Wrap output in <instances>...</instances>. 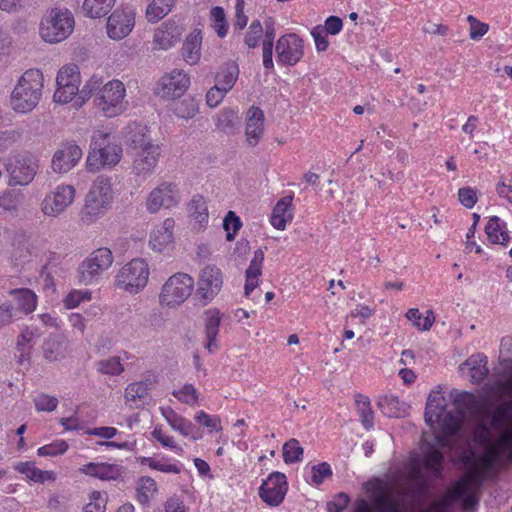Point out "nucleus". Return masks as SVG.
Here are the masks:
<instances>
[{"label": "nucleus", "mask_w": 512, "mask_h": 512, "mask_svg": "<svg viewBox=\"0 0 512 512\" xmlns=\"http://www.w3.org/2000/svg\"><path fill=\"white\" fill-rule=\"evenodd\" d=\"M198 103L193 98L178 102L174 108L175 114L183 119H191L198 113Z\"/></svg>", "instance_id": "52"}, {"label": "nucleus", "mask_w": 512, "mask_h": 512, "mask_svg": "<svg viewBox=\"0 0 512 512\" xmlns=\"http://www.w3.org/2000/svg\"><path fill=\"white\" fill-rule=\"evenodd\" d=\"M142 464L148 465L151 469L158 470L165 473L179 474L181 469L176 464H163L160 461L152 457H144L141 460Z\"/></svg>", "instance_id": "62"}, {"label": "nucleus", "mask_w": 512, "mask_h": 512, "mask_svg": "<svg viewBox=\"0 0 512 512\" xmlns=\"http://www.w3.org/2000/svg\"><path fill=\"white\" fill-rule=\"evenodd\" d=\"M180 200L181 195L177 185L173 182L164 181L148 193L145 206L150 214H156L161 209L176 207Z\"/></svg>", "instance_id": "13"}, {"label": "nucleus", "mask_w": 512, "mask_h": 512, "mask_svg": "<svg viewBox=\"0 0 512 512\" xmlns=\"http://www.w3.org/2000/svg\"><path fill=\"white\" fill-rule=\"evenodd\" d=\"M135 24V13L132 9H116L108 18L107 34L113 40H121L128 36Z\"/></svg>", "instance_id": "20"}, {"label": "nucleus", "mask_w": 512, "mask_h": 512, "mask_svg": "<svg viewBox=\"0 0 512 512\" xmlns=\"http://www.w3.org/2000/svg\"><path fill=\"white\" fill-rule=\"evenodd\" d=\"M9 185H28L37 174L38 161L31 154H17L9 158L6 164Z\"/></svg>", "instance_id": "14"}, {"label": "nucleus", "mask_w": 512, "mask_h": 512, "mask_svg": "<svg viewBox=\"0 0 512 512\" xmlns=\"http://www.w3.org/2000/svg\"><path fill=\"white\" fill-rule=\"evenodd\" d=\"M151 383L146 381H138L129 384L125 389V400L130 406H138V402H142V400L148 395V391L150 390Z\"/></svg>", "instance_id": "38"}, {"label": "nucleus", "mask_w": 512, "mask_h": 512, "mask_svg": "<svg viewBox=\"0 0 512 512\" xmlns=\"http://www.w3.org/2000/svg\"><path fill=\"white\" fill-rule=\"evenodd\" d=\"M404 404L400 403L398 397L390 395L384 396L379 401L381 411L389 417H400L404 413Z\"/></svg>", "instance_id": "47"}, {"label": "nucleus", "mask_w": 512, "mask_h": 512, "mask_svg": "<svg viewBox=\"0 0 512 512\" xmlns=\"http://www.w3.org/2000/svg\"><path fill=\"white\" fill-rule=\"evenodd\" d=\"M15 469L19 473L24 474L29 480L37 483H44L54 479L53 472L40 470L33 462H19Z\"/></svg>", "instance_id": "37"}, {"label": "nucleus", "mask_w": 512, "mask_h": 512, "mask_svg": "<svg viewBox=\"0 0 512 512\" xmlns=\"http://www.w3.org/2000/svg\"><path fill=\"white\" fill-rule=\"evenodd\" d=\"M184 29L174 21H166L155 30L153 37L154 49L168 50L176 45L182 37Z\"/></svg>", "instance_id": "22"}, {"label": "nucleus", "mask_w": 512, "mask_h": 512, "mask_svg": "<svg viewBox=\"0 0 512 512\" xmlns=\"http://www.w3.org/2000/svg\"><path fill=\"white\" fill-rule=\"evenodd\" d=\"M175 0H152L146 10L149 22L156 23L165 17L174 5Z\"/></svg>", "instance_id": "43"}, {"label": "nucleus", "mask_w": 512, "mask_h": 512, "mask_svg": "<svg viewBox=\"0 0 512 512\" xmlns=\"http://www.w3.org/2000/svg\"><path fill=\"white\" fill-rule=\"evenodd\" d=\"M239 76V68L235 63L226 64L217 74L216 85L220 86L222 91H230Z\"/></svg>", "instance_id": "40"}, {"label": "nucleus", "mask_w": 512, "mask_h": 512, "mask_svg": "<svg viewBox=\"0 0 512 512\" xmlns=\"http://www.w3.org/2000/svg\"><path fill=\"white\" fill-rule=\"evenodd\" d=\"M276 53L281 64L293 66L304 55L303 40L294 33L283 35L277 41Z\"/></svg>", "instance_id": "19"}, {"label": "nucleus", "mask_w": 512, "mask_h": 512, "mask_svg": "<svg viewBox=\"0 0 512 512\" xmlns=\"http://www.w3.org/2000/svg\"><path fill=\"white\" fill-rule=\"evenodd\" d=\"M161 414L171 428L174 431L179 432L182 436H190L194 440H198L201 437V435H197L195 433L196 428L193 423L182 415L176 413L172 408H161Z\"/></svg>", "instance_id": "26"}, {"label": "nucleus", "mask_w": 512, "mask_h": 512, "mask_svg": "<svg viewBox=\"0 0 512 512\" xmlns=\"http://www.w3.org/2000/svg\"><path fill=\"white\" fill-rule=\"evenodd\" d=\"M264 132V113L259 107L252 106L246 114L245 135L247 143L254 147Z\"/></svg>", "instance_id": "23"}, {"label": "nucleus", "mask_w": 512, "mask_h": 512, "mask_svg": "<svg viewBox=\"0 0 512 512\" xmlns=\"http://www.w3.org/2000/svg\"><path fill=\"white\" fill-rule=\"evenodd\" d=\"M68 444L64 440H58L51 444L44 445L38 449L39 456H57L67 451Z\"/></svg>", "instance_id": "61"}, {"label": "nucleus", "mask_w": 512, "mask_h": 512, "mask_svg": "<svg viewBox=\"0 0 512 512\" xmlns=\"http://www.w3.org/2000/svg\"><path fill=\"white\" fill-rule=\"evenodd\" d=\"M74 25V16L68 9L52 8L42 17L39 34L46 43H59L71 35Z\"/></svg>", "instance_id": "7"}, {"label": "nucleus", "mask_w": 512, "mask_h": 512, "mask_svg": "<svg viewBox=\"0 0 512 512\" xmlns=\"http://www.w3.org/2000/svg\"><path fill=\"white\" fill-rule=\"evenodd\" d=\"M124 138L126 143L134 151L148 147L149 145L156 144L150 137V131L147 126L132 123L125 128Z\"/></svg>", "instance_id": "25"}, {"label": "nucleus", "mask_w": 512, "mask_h": 512, "mask_svg": "<svg viewBox=\"0 0 512 512\" xmlns=\"http://www.w3.org/2000/svg\"><path fill=\"white\" fill-rule=\"evenodd\" d=\"M116 0H84L83 10L91 18H101L107 15Z\"/></svg>", "instance_id": "42"}, {"label": "nucleus", "mask_w": 512, "mask_h": 512, "mask_svg": "<svg viewBox=\"0 0 512 512\" xmlns=\"http://www.w3.org/2000/svg\"><path fill=\"white\" fill-rule=\"evenodd\" d=\"M264 261V252L258 249L254 252V256L246 270L245 295L250 293L258 286V278L262 274V264Z\"/></svg>", "instance_id": "32"}, {"label": "nucleus", "mask_w": 512, "mask_h": 512, "mask_svg": "<svg viewBox=\"0 0 512 512\" xmlns=\"http://www.w3.org/2000/svg\"><path fill=\"white\" fill-rule=\"evenodd\" d=\"M161 156L162 149L158 143L134 151L131 174L136 179H148L155 172Z\"/></svg>", "instance_id": "16"}, {"label": "nucleus", "mask_w": 512, "mask_h": 512, "mask_svg": "<svg viewBox=\"0 0 512 512\" xmlns=\"http://www.w3.org/2000/svg\"><path fill=\"white\" fill-rule=\"evenodd\" d=\"M488 239L494 244L507 245L510 237L508 232L503 230L499 217H491L485 227Z\"/></svg>", "instance_id": "39"}, {"label": "nucleus", "mask_w": 512, "mask_h": 512, "mask_svg": "<svg viewBox=\"0 0 512 512\" xmlns=\"http://www.w3.org/2000/svg\"><path fill=\"white\" fill-rule=\"evenodd\" d=\"M149 276L148 263L142 258H135L118 270L114 285L129 294H138L147 286Z\"/></svg>", "instance_id": "8"}, {"label": "nucleus", "mask_w": 512, "mask_h": 512, "mask_svg": "<svg viewBox=\"0 0 512 512\" xmlns=\"http://www.w3.org/2000/svg\"><path fill=\"white\" fill-rule=\"evenodd\" d=\"M450 399L457 410L455 413L446 410L445 399L440 392L430 393L427 399L425 421L430 426L438 424L444 434L434 437L438 447L449 446L446 436L455 435L459 431L465 414L479 416L484 410L483 401L471 392L453 389Z\"/></svg>", "instance_id": "1"}, {"label": "nucleus", "mask_w": 512, "mask_h": 512, "mask_svg": "<svg viewBox=\"0 0 512 512\" xmlns=\"http://www.w3.org/2000/svg\"><path fill=\"white\" fill-rule=\"evenodd\" d=\"M92 95H95V105L106 117H116L126 110V88L118 79L103 83L101 78L91 77L82 87L80 97L85 100Z\"/></svg>", "instance_id": "3"}, {"label": "nucleus", "mask_w": 512, "mask_h": 512, "mask_svg": "<svg viewBox=\"0 0 512 512\" xmlns=\"http://www.w3.org/2000/svg\"><path fill=\"white\" fill-rule=\"evenodd\" d=\"M113 261L114 257L109 248L101 247L94 250L78 267L79 282L91 285L98 281L102 273L112 266Z\"/></svg>", "instance_id": "10"}, {"label": "nucleus", "mask_w": 512, "mask_h": 512, "mask_svg": "<svg viewBox=\"0 0 512 512\" xmlns=\"http://www.w3.org/2000/svg\"><path fill=\"white\" fill-rule=\"evenodd\" d=\"M239 124L240 119L233 109H224L217 116L216 127L226 134H233Z\"/></svg>", "instance_id": "41"}, {"label": "nucleus", "mask_w": 512, "mask_h": 512, "mask_svg": "<svg viewBox=\"0 0 512 512\" xmlns=\"http://www.w3.org/2000/svg\"><path fill=\"white\" fill-rule=\"evenodd\" d=\"M190 86V78L183 70H173L163 75L155 86V94L163 99L181 97Z\"/></svg>", "instance_id": "17"}, {"label": "nucleus", "mask_w": 512, "mask_h": 512, "mask_svg": "<svg viewBox=\"0 0 512 512\" xmlns=\"http://www.w3.org/2000/svg\"><path fill=\"white\" fill-rule=\"evenodd\" d=\"M106 497L105 494L93 491L90 494L89 502L84 507V512H105Z\"/></svg>", "instance_id": "60"}, {"label": "nucleus", "mask_w": 512, "mask_h": 512, "mask_svg": "<svg viewBox=\"0 0 512 512\" xmlns=\"http://www.w3.org/2000/svg\"><path fill=\"white\" fill-rule=\"evenodd\" d=\"M331 476L332 470L327 462H322L312 467V482L316 485H320L325 478Z\"/></svg>", "instance_id": "64"}, {"label": "nucleus", "mask_w": 512, "mask_h": 512, "mask_svg": "<svg viewBox=\"0 0 512 512\" xmlns=\"http://www.w3.org/2000/svg\"><path fill=\"white\" fill-rule=\"evenodd\" d=\"M201 43L202 37L200 30H194L186 38L182 47V55L188 64L194 65L200 60Z\"/></svg>", "instance_id": "33"}, {"label": "nucleus", "mask_w": 512, "mask_h": 512, "mask_svg": "<svg viewBox=\"0 0 512 512\" xmlns=\"http://www.w3.org/2000/svg\"><path fill=\"white\" fill-rule=\"evenodd\" d=\"M43 83V73L39 69L26 70L11 93V108L17 113L31 112L40 102Z\"/></svg>", "instance_id": "5"}, {"label": "nucleus", "mask_w": 512, "mask_h": 512, "mask_svg": "<svg viewBox=\"0 0 512 512\" xmlns=\"http://www.w3.org/2000/svg\"><path fill=\"white\" fill-rule=\"evenodd\" d=\"M263 35V27L259 20H254L245 35L244 42L249 48H255Z\"/></svg>", "instance_id": "57"}, {"label": "nucleus", "mask_w": 512, "mask_h": 512, "mask_svg": "<svg viewBox=\"0 0 512 512\" xmlns=\"http://www.w3.org/2000/svg\"><path fill=\"white\" fill-rule=\"evenodd\" d=\"M82 149L74 143H65L52 157L51 168L55 173L64 174L72 170L82 158Z\"/></svg>", "instance_id": "21"}, {"label": "nucleus", "mask_w": 512, "mask_h": 512, "mask_svg": "<svg viewBox=\"0 0 512 512\" xmlns=\"http://www.w3.org/2000/svg\"><path fill=\"white\" fill-rule=\"evenodd\" d=\"M357 412L365 429L373 427L374 413L370 407V400L366 396L359 395L356 399Z\"/></svg>", "instance_id": "46"}, {"label": "nucleus", "mask_w": 512, "mask_h": 512, "mask_svg": "<svg viewBox=\"0 0 512 512\" xmlns=\"http://www.w3.org/2000/svg\"><path fill=\"white\" fill-rule=\"evenodd\" d=\"M487 363V357L484 354L478 353L471 355L460 365L459 369L462 371L464 367H468L470 381L474 384H479L488 376L489 369Z\"/></svg>", "instance_id": "28"}, {"label": "nucleus", "mask_w": 512, "mask_h": 512, "mask_svg": "<svg viewBox=\"0 0 512 512\" xmlns=\"http://www.w3.org/2000/svg\"><path fill=\"white\" fill-rule=\"evenodd\" d=\"M80 471L101 480H117L124 473L122 466L108 463H88Z\"/></svg>", "instance_id": "27"}, {"label": "nucleus", "mask_w": 512, "mask_h": 512, "mask_svg": "<svg viewBox=\"0 0 512 512\" xmlns=\"http://www.w3.org/2000/svg\"><path fill=\"white\" fill-rule=\"evenodd\" d=\"M79 83V72L78 67L76 65H65L59 70L56 77L57 86H79Z\"/></svg>", "instance_id": "45"}, {"label": "nucleus", "mask_w": 512, "mask_h": 512, "mask_svg": "<svg viewBox=\"0 0 512 512\" xmlns=\"http://www.w3.org/2000/svg\"><path fill=\"white\" fill-rule=\"evenodd\" d=\"M506 372L503 379L495 380L489 385L490 392L497 397H512V360H504Z\"/></svg>", "instance_id": "36"}, {"label": "nucleus", "mask_w": 512, "mask_h": 512, "mask_svg": "<svg viewBox=\"0 0 512 512\" xmlns=\"http://www.w3.org/2000/svg\"><path fill=\"white\" fill-rule=\"evenodd\" d=\"M303 452L297 439L292 438L283 445V458L287 464L301 461Z\"/></svg>", "instance_id": "49"}, {"label": "nucleus", "mask_w": 512, "mask_h": 512, "mask_svg": "<svg viewBox=\"0 0 512 512\" xmlns=\"http://www.w3.org/2000/svg\"><path fill=\"white\" fill-rule=\"evenodd\" d=\"M76 189L70 184H60L49 191L40 203V211L45 217L58 218L73 204Z\"/></svg>", "instance_id": "12"}, {"label": "nucleus", "mask_w": 512, "mask_h": 512, "mask_svg": "<svg viewBox=\"0 0 512 512\" xmlns=\"http://www.w3.org/2000/svg\"><path fill=\"white\" fill-rule=\"evenodd\" d=\"M288 491V483L285 474L281 472H272L264 480L259 488V496L267 505L279 506Z\"/></svg>", "instance_id": "18"}, {"label": "nucleus", "mask_w": 512, "mask_h": 512, "mask_svg": "<svg viewBox=\"0 0 512 512\" xmlns=\"http://www.w3.org/2000/svg\"><path fill=\"white\" fill-rule=\"evenodd\" d=\"M467 21L470 25V38L474 41L480 40L489 30V25L487 23L481 22L472 15L467 17Z\"/></svg>", "instance_id": "59"}, {"label": "nucleus", "mask_w": 512, "mask_h": 512, "mask_svg": "<svg viewBox=\"0 0 512 512\" xmlns=\"http://www.w3.org/2000/svg\"><path fill=\"white\" fill-rule=\"evenodd\" d=\"M211 19L214 21L213 27L217 35L221 38L227 35L228 24L226 15L222 7L216 6L211 9Z\"/></svg>", "instance_id": "53"}, {"label": "nucleus", "mask_w": 512, "mask_h": 512, "mask_svg": "<svg viewBox=\"0 0 512 512\" xmlns=\"http://www.w3.org/2000/svg\"><path fill=\"white\" fill-rule=\"evenodd\" d=\"M114 197L111 178L100 175L91 184L79 211V221L90 226L102 218L111 206Z\"/></svg>", "instance_id": "4"}, {"label": "nucleus", "mask_w": 512, "mask_h": 512, "mask_svg": "<svg viewBox=\"0 0 512 512\" xmlns=\"http://www.w3.org/2000/svg\"><path fill=\"white\" fill-rule=\"evenodd\" d=\"M424 453L423 461L419 457H414L409 460L406 466L409 481L421 487L426 485L423 469L425 468L434 475L440 476L443 463V455L437 448L429 446L427 449L424 448Z\"/></svg>", "instance_id": "11"}, {"label": "nucleus", "mask_w": 512, "mask_h": 512, "mask_svg": "<svg viewBox=\"0 0 512 512\" xmlns=\"http://www.w3.org/2000/svg\"><path fill=\"white\" fill-rule=\"evenodd\" d=\"M174 227V219L167 218L154 228L149 239V244L154 251L163 252L172 245Z\"/></svg>", "instance_id": "24"}, {"label": "nucleus", "mask_w": 512, "mask_h": 512, "mask_svg": "<svg viewBox=\"0 0 512 512\" xmlns=\"http://www.w3.org/2000/svg\"><path fill=\"white\" fill-rule=\"evenodd\" d=\"M222 286L221 270L215 265H207L199 274L195 296L202 305H207L219 294Z\"/></svg>", "instance_id": "15"}, {"label": "nucleus", "mask_w": 512, "mask_h": 512, "mask_svg": "<svg viewBox=\"0 0 512 512\" xmlns=\"http://www.w3.org/2000/svg\"><path fill=\"white\" fill-rule=\"evenodd\" d=\"M80 91L79 86H57L53 98L57 103L66 104L69 103L78 92L80 93Z\"/></svg>", "instance_id": "58"}, {"label": "nucleus", "mask_w": 512, "mask_h": 512, "mask_svg": "<svg viewBox=\"0 0 512 512\" xmlns=\"http://www.w3.org/2000/svg\"><path fill=\"white\" fill-rule=\"evenodd\" d=\"M195 420L199 424L209 428L211 431H221V420L218 416H211L204 411H199L195 415Z\"/></svg>", "instance_id": "63"}, {"label": "nucleus", "mask_w": 512, "mask_h": 512, "mask_svg": "<svg viewBox=\"0 0 512 512\" xmlns=\"http://www.w3.org/2000/svg\"><path fill=\"white\" fill-rule=\"evenodd\" d=\"M480 481L475 473L468 474L457 481L448 492L440 499L435 500L427 508L420 512H450L454 502H461L466 510H471L478 503L477 493ZM376 509L380 512H401L402 508L398 500L384 492L376 493L373 497ZM355 512H373L369 503L359 499L355 504Z\"/></svg>", "instance_id": "2"}, {"label": "nucleus", "mask_w": 512, "mask_h": 512, "mask_svg": "<svg viewBox=\"0 0 512 512\" xmlns=\"http://www.w3.org/2000/svg\"><path fill=\"white\" fill-rule=\"evenodd\" d=\"M194 286V279L189 274L174 273L161 287L159 304L165 308L179 307L191 296Z\"/></svg>", "instance_id": "9"}, {"label": "nucleus", "mask_w": 512, "mask_h": 512, "mask_svg": "<svg viewBox=\"0 0 512 512\" xmlns=\"http://www.w3.org/2000/svg\"><path fill=\"white\" fill-rule=\"evenodd\" d=\"M10 295L14 296V299L17 303V310L18 312H22L24 314L32 313L37 304V296L36 294L27 288H21V289H13L9 292Z\"/></svg>", "instance_id": "35"}, {"label": "nucleus", "mask_w": 512, "mask_h": 512, "mask_svg": "<svg viewBox=\"0 0 512 512\" xmlns=\"http://www.w3.org/2000/svg\"><path fill=\"white\" fill-rule=\"evenodd\" d=\"M241 226L242 223L240 218L233 211H229L223 220V228L226 231V239L228 241L234 240L235 235Z\"/></svg>", "instance_id": "54"}, {"label": "nucleus", "mask_w": 512, "mask_h": 512, "mask_svg": "<svg viewBox=\"0 0 512 512\" xmlns=\"http://www.w3.org/2000/svg\"><path fill=\"white\" fill-rule=\"evenodd\" d=\"M221 321L220 311L217 308L208 309L205 312V333L207 343L205 348L209 353H213L218 349L217 336Z\"/></svg>", "instance_id": "29"}, {"label": "nucleus", "mask_w": 512, "mask_h": 512, "mask_svg": "<svg viewBox=\"0 0 512 512\" xmlns=\"http://www.w3.org/2000/svg\"><path fill=\"white\" fill-rule=\"evenodd\" d=\"M58 399L46 393H41L34 398V404L37 411L52 412L58 406Z\"/></svg>", "instance_id": "56"}, {"label": "nucleus", "mask_w": 512, "mask_h": 512, "mask_svg": "<svg viewBox=\"0 0 512 512\" xmlns=\"http://www.w3.org/2000/svg\"><path fill=\"white\" fill-rule=\"evenodd\" d=\"M188 211L192 220L198 225V229L207 227L209 213L207 202L203 196H194L188 205Z\"/></svg>", "instance_id": "34"}, {"label": "nucleus", "mask_w": 512, "mask_h": 512, "mask_svg": "<svg viewBox=\"0 0 512 512\" xmlns=\"http://www.w3.org/2000/svg\"><path fill=\"white\" fill-rule=\"evenodd\" d=\"M137 500L139 503L145 505L154 497L157 492V485L151 477H142L137 482Z\"/></svg>", "instance_id": "44"}, {"label": "nucleus", "mask_w": 512, "mask_h": 512, "mask_svg": "<svg viewBox=\"0 0 512 512\" xmlns=\"http://www.w3.org/2000/svg\"><path fill=\"white\" fill-rule=\"evenodd\" d=\"M292 200V196H285L281 198L273 208L270 222L277 230H284L286 224L292 221Z\"/></svg>", "instance_id": "30"}, {"label": "nucleus", "mask_w": 512, "mask_h": 512, "mask_svg": "<svg viewBox=\"0 0 512 512\" xmlns=\"http://www.w3.org/2000/svg\"><path fill=\"white\" fill-rule=\"evenodd\" d=\"M172 395L188 406L194 407L198 404L199 393L192 384H185L178 390H174Z\"/></svg>", "instance_id": "48"}, {"label": "nucleus", "mask_w": 512, "mask_h": 512, "mask_svg": "<svg viewBox=\"0 0 512 512\" xmlns=\"http://www.w3.org/2000/svg\"><path fill=\"white\" fill-rule=\"evenodd\" d=\"M97 370L105 375L116 376L124 371V366L118 356L103 359L97 362Z\"/></svg>", "instance_id": "50"}, {"label": "nucleus", "mask_w": 512, "mask_h": 512, "mask_svg": "<svg viewBox=\"0 0 512 512\" xmlns=\"http://www.w3.org/2000/svg\"><path fill=\"white\" fill-rule=\"evenodd\" d=\"M123 156V149L109 133L96 132L91 141L86 160L87 170L97 172L102 168H113Z\"/></svg>", "instance_id": "6"}, {"label": "nucleus", "mask_w": 512, "mask_h": 512, "mask_svg": "<svg viewBox=\"0 0 512 512\" xmlns=\"http://www.w3.org/2000/svg\"><path fill=\"white\" fill-rule=\"evenodd\" d=\"M91 299V293L88 290H72L69 292L63 300L64 306L67 309H74L80 305V303L89 301Z\"/></svg>", "instance_id": "55"}, {"label": "nucleus", "mask_w": 512, "mask_h": 512, "mask_svg": "<svg viewBox=\"0 0 512 512\" xmlns=\"http://www.w3.org/2000/svg\"><path fill=\"white\" fill-rule=\"evenodd\" d=\"M68 353V342L61 336L49 337L43 346L44 358L50 362L63 360Z\"/></svg>", "instance_id": "31"}, {"label": "nucleus", "mask_w": 512, "mask_h": 512, "mask_svg": "<svg viewBox=\"0 0 512 512\" xmlns=\"http://www.w3.org/2000/svg\"><path fill=\"white\" fill-rule=\"evenodd\" d=\"M152 437L158 441L164 448L173 450L176 454L182 455L183 448L179 446L175 439L168 435L161 426H156L152 431Z\"/></svg>", "instance_id": "51"}]
</instances>
